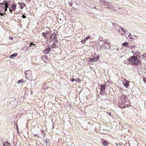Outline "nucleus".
<instances>
[{
	"mask_svg": "<svg viewBox=\"0 0 146 146\" xmlns=\"http://www.w3.org/2000/svg\"><path fill=\"white\" fill-rule=\"evenodd\" d=\"M128 60L131 62V65L135 66L139 64L140 62L139 59L137 57L134 56L130 57L129 59Z\"/></svg>",
	"mask_w": 146,
	"mask_h": 146,
	"instance_id": "f257e3e1",
	"label": "nucleus"
},
{
	"mask_svg": "<svg viewBox=\"0 0 146 146\" xmlns=\"http://www.w3.org/2000/svg\"><path fill=\"white\" fill-rule=\"evenodd\" d=\"M117 29H118L119 34L121 36H123L125 34L126 31L124 29L119 25H117Z\"/></svg>",
	"mask_w": 146,
	"mask_h": 146,
	"instance_id": "f03ea898",
	"label": "nucleus"
},
{
	"mask_svg": "<svg viewBox=\"0 0 146 146\" xmlns=\"http://www.w3.org/2000/svg\"><path fill=\"white\" fill-rule=\"evenodd\" d=\"M60 45V42L57 39L53 40V44L51 45L52 47L54 48L55 47H58Z\"/></svg>",
	"mask_w": 146,
	"mask_h": 146,
	"instance_id": "7ed1b4c3",
	"label": "nucleus"
},
{
	"mask_svg": "<svg viewBox=\"0 0 146 146\" xmlns=\"http://www.w3.org/2000/svg\"><path fill=\"white\" fill-rule=\"evenodd\" d=\"M126 97L124 94H121L120 97V99L121 101V103L123 104H124L126 102Z\"/></svg>",
	"mask_w": 146,
	"mask_h": 146,
	"instance_id": "20e7f679",
	"label": "nucleus"
},
{
	"mask_svg": "<svg viewBox=\"0 0 146 146\" xmlns=\"http://www.w3.org/2000/svg\"><path fill=\"white\" fill-rule=\"evenodd\" d=\"M26 77L27 79H29V78L31 77L32 76L31 73V72L30 70H27L25 72Z\"/></svg>",
	"mask_w": 146,
	"mask_h": 146,
	"instance_id": "39448f33",
	"label": "nucleus"
},
{
	"mask_svg": "<svg viewBox=\"0 0 146 146\" xmlns=\"http://www.w3.org/2000/svg\"><path fill=\"white\" fill-rule=\"evenodd\" d=\"M57 38V35L55 33L52 34L50 36V40L51 41L55 40Z\"/></svg>",
	"mask_w": 146,
	"mask_h": 146,
	"instance_id": "423d86ee",
	"label": "nucleus"
},
{
	"mask_svg": "<svg viewBox=\"0 0 146 146\" xmlns=\"http://www.w3.org/2000/svg\"><path fill=\"white\" fill-rule=\"evenodd\" d=\"M3 2H5L4 4H3V3H2L1 4V5H3V4L4 5L3 6V9L4 10V12H5L7 10V9L8 7V4H7V2L5 1H3Z\"/></svg>",
	"mask_w": 146,
	"mask_h": 146,
	"instance_id": "0eeeda50",
	"label": "nucleus"
},
{
	"mask_svg": "<svg viewBox=\"0 0 146 146\" xmlns=\"http://www.w3.org/2000/svg\"><path fill=\"white\" fill-rule=\"evenodd\" d=\"M90 38V36L89 35L88 36L84 38L80 42L82 44H84Z\"/></svg>",
	"mask_w": 146,
	"mask_h": 146,
	"instance_id": "6e6552de",
	"label": "nucleus"
},
{
	"mask_svg": "<svg viewBox=\"0 0 146 146\" xmlns=\"http://www.w3.org/2000/svg\"><path fill=\"white\" fill-rule=\"evenodd\" d=\"M102 144L104 146H107L108 145V142L103 139H101V141Z\"/></svg>",
	"mask_w": 146,
	"mask_h": 146,
	"instance_id": "1a4fd4ad",
	"label": "nucleus"
},
{
	"mask_svg": "<svg viewBox=\"0 0 146 146\" xmlns=\"http://www.w3.org/2000/svg\"><path fill=\"white\" fill-rule=\"evenodd\" d=\"M50 48L49 47L46 48L43 51V52L45 54H48L49 52Z\"/></svg>",
	"mask_w": 146,
	"mask_h": 146,
	"instance_id": "9d476101",
	"label": "nucleus"
},
{
	"mask_svg": "<svg viewBox=\"0 0 146 146\" xmlns=\"http://www.w3.org/2000/svg\"><path fill=\"white\" fill-rule=\"evenodd\" d=\"M129 82L128 81H125L123 82V84L126 88L129 86Z\"/></svg>",
	"mask_w": 146,
	"mask_h": 146,
	"instance_id": "9b49d317",
	"label": "nucleus"
},
{
	"mask_svg": "<svg viewBox=\"0 0 146 146\" xmlns=\"http://www.w3.org/2000/svg\"><path fill=\"white\" fill-rule=\"evenodd\" d=\"M18 4L20 5L21 9H23V7L26 6L25 4L24 3L18 2Z\"/></svg>",
	"mask_w": 146,
	"mask_h": 146,
	"instance_id": "f8f14e48",
	"label": "nucleus"
},
{
	"mask_svg": "<svg viewBox=\"0 0 146 146\" xmlns=\"http://www.w3.org/2000/svg\"><path fill=\"white\" fill-rule=\"evenodd\" d=\"M16 7V5L15 4H13L11 5V9L13 11H15V10Z\"/></svg>",
	"mask_w": 146,
	"mask_h": 146,
	"instance_id": "ddd939ff",
	"label": "nucleus"
},
{
	"mask_svg": "<svg viewBox=\"0 0 146 146\" xmlns=\"http://www.w3.org/2000/svg\"><path fill=\"white\" fill-rule=\"evenodd\" d=\"M122 45L123 46H125V47L129 48L128 45V43L127 42H125L123 43Z\"/></svg>",
	"mask_w": 146,
	"mask_h": 146,
	"instance_id": "4468645a",
	"label": "nucleus"
},
{
	"mask_svg": "<svg viewBox=\"0 0 146 146\" xmlns=\"http://www.w3.org/2000/svg\"><path fill=\"white\" fill-rule=\"evenodd\" d=\"M46 146H50V142L49 139H47L46 140Z\"/></svg>",
	"mask_w": 146,
	"mask_h": 146,
	"instance_id": "2eb2a0df",
	"label": "nucleus"
},
{
	"mask_svg": "<svg viewBox=\"0 0 146 146\" xmlns=\"http://www.w3.org/2000/svg\"><path fill=\"white\" fill-rule=\"evenodd\" d=\"M17 55V53H15L9 56L10 58H12L13 57H16Z\"/></svg>",
	"mask_w": 146,
	"mask_h": 146,
	"instance_id": "dca6fc26",
	"label": "nucleus"
},
{
	"mask_svg": "<svg viewBox=\"0 0 146 146\" xmlns=\"http://www.w3.org/2000/svg\"><path fill=\"white\" fill-rule=\"evenodd\" d=\"M100 86H101L100 90H105L106 87V86L104 85H102L101 84H100Z\"/></svg>",
	"mask_w": 146,
	"mask_h": 146,
	"instance_id": "f3484780",
	"label": "nucleus"
},
{
	"mask_svg": "<svg viewBox=\"0 0 146 146\" xmlns=\"http://www.w3.org/2000/svg\"><path fill=\"white\" fill-rule=\"evenodd\" d=\"M103 42L104 43H103V44H104V46L106 45L107 46L108 45V46H109L110 45V43L109 42H106V41H104Z\"/></svg>",
	"mask_w": 146,
	"mask_h": 146,
	"instance_id": "a211bd4d",
	"label": "nucleus"
},
{
	"mask_svg": "<svg viewBox=\"0 0 146 146\" xmlns=\"http://www.w3.org/2000/svg\"><path fill=\"white\" fill-rule=\"evenodd\" d=\"M104 90H100V94L102 95H104L105 94L106 92Z\"/></svg>",
	"mask_w": 146,
	"mask_h": 146,
	"instance_id": "6ab92c4d",
	"label": "nucleus"
},
{
	"mask_svg": "<svg viewBox=\"0 0 146 146\" xmlns=\"http://www.w3.org/2000/svg\"><path fill=\"white\" fill-rule=\"evenodd\" d=\"M3 146H9V143L7 142H5L3 143Z\"/></svg>",
	"mask_w": 146,
	"mask_h": 146,
	"instance_id": "aec40b11",
	"label": "nucleus"
},
{
	"mask_svg": "<svg viewBox=\"0 0 146 146\" xmlns=\"http://www.w3.org/2000/svg\"><path fill=\"white\" fill-rule=\"evenodd\" d=\"M93 58H94V60L95 62H96L97 60L99 58V56H94Z\"/></svg>",
	"mask_w": 146,
	"mask_h": 146,
	"instance_id": "412c9836",
	"label": "nucleus"
},
{
	"mask_svg": "<svg viewBox=\"0 0 146 146\" xmlns=\"http://www.w3.org/2000/svg\"><path fill=\"white\" fill-rule=\"evenodd\" d=\"M42 35L45 38H46V37L47 36V34L46 33H43L42 34Z\"/></svg>",
	"mask_w": 146,
	"mask_h": 146,
	"instance_id": "4be33fe9",
	"label": "nucleus"
},
{
	"mask_svg": "<svg viewBox=\"0 0 146 146\" xmlns=\"http://www.w3.org/2000/svg\"><path fill=\"white\" fill-rule=\"evenodd\" d=\"M130 105L129 104L128 105H125V106H123V107H121V108H125V107H126V106H127V107H128L129 106H130Z\"/></svg>",
	"mask_w": 146,
	"mask_h": 146,
	"instance_id": "5701e85b",
	"label": "nucleus"
},
{
	"mask_svg": "<svg viewBox=\"0 0 146 146\" xmlns=\"http://www.w3.org/2000/svg\"><path fill=\"white\" fill-rule=\"evenodd\" d=\"M103 1V2L104 3V4L106 5H108V4H107L106 3V1L105 0H102L101 1Z\"/></svg>",
	"mask_w": 146,
	"mask_h": 146,
	"instance_id": "b1692460",
	"label": "nucleus"
},
{
	"mask_svg": "<svg viewBox=\"0 0 146 146\" xmlns=\"http://www.w3.org/2000/svg\"><path fill=\"white\" fill-rule=\"evenodd\" d=\"M132 36L131 35V34H129L128 35V37L129 38H132Z\"/></svg>",
	"mask_w": 146,
	"mask_h": 146,
	"instance_id": "393cba45",
	"label": "nucleus"
},
{
	"mask_svg": "<svg viewBox=\"0 0 146 146\" xmlns=\"http://www.w3.org/2000/svg\"><path fill=\"white\" fill-rule=\"evenodd\" d=\"M70 80L72 82H73L75 80L74 79V78H70ZM75 81H77V82L78 81H77L76 80H75Z\"/></svg>",
	"mask_w": 146,
	"mask_h": 146,
	"instance_id": "a878e982",
	"label": "nucleus"
},
{
	"mask_svg": "<svg viewBox=\"0 0 146 146\" xmlns=\"http://www.w3.org/2000/svg\"><path fill=\"white\" fill-rule=\"evenodd\" d=\"M143 80L145 83H146V78H145V77L143 78Z\"/></svg>",
	"mask_w": 146,
	"mask_h": 146,
	"instance_id": "bb28decb",
	"label": "nucleus"
},
{
	"mask_svg": "<svg viewBox=\"0 0 146 146\" xmlns=\"http://www.w3.org/2000/svg\"><path fill=\"white\" fill-rule=\"evenodd\" d=\"M94 58H91L90 60L92 61V62H94Z\"/></svg>",
	"mask_w": 146,
	"mask_h": 146,
	"instance_id": "cd10ccee",
	"label": "nucleus"
},
{
	"mask_svg": "<svg viewBox=\"0 0 146 146\" xmlns=\"http://www.w3.org/2000/svg\"><path fill=\"white\" fill-rule=\"evenodd\" d=\"M21 80H20L18 81L17 82V83L19 84L21 83Z\"/></svg>",
	"mask_w": 146,
	"mask_h": 146,
	"instance_id": "c85d7f7f",
	"label": "nucleus"
},
{
	"mask_svg": "<svg viewBox=\"0 0 146 146\" xmlns=\"http://www.w3.org/2000/svg\"><path fill=\"white\" fill-rule=\"evenodd\" d=\"M1 11L3 13L4 12V10L3 9V8L1 9Z\"/></svg>",
	"mask_w": 146,
	"mask_h": 146,
	"instance_id": "c756f323",
	"label": "nucleus"
},
{
	"mask_svg": "<svg viewBox=\"0 0 146 146\" xmlns=\"http://www.w3.org/2000/svg\"><path fill=\"white\" fill-rule=\"evenodd\" d=\"M30 44V45H29V46H31V45H34V46L35 45V44H33V42H32Z\"/></svg>",
	"mask_w": 146,
	"mask_h": 146,
	"instance_id": "7c9ffc66",
	"label": "nucleus"
},
{
	"mask_svg": "<svg viewBox=\"0 0 146 146\" xmlns=\"http://www.w3.org/2000/svg\"><path fill=\"white\" fill-rule=\"evenodd\" d=\"M22 17H23V18H26V16H25V15H23L22 16Z\"/></svg>",
	"mask_w": 146,
	"mask_h": 146,
	"instance_id": "2f4dec72",
	"label": "nucleus"
},
{
	"mask_svg": "<svg viewBox=\"0 0 146 146\" xmlns=\"http://www.w3.org/2000/svg\"><path fill=\"white\" fill-rule=\"evenodd\" d=\"M9 11L10 12V13H11L12 12V9H10V7L9 8Z\"/></svg>",
	"mask_w": 146,
	"mask_h": 146,
	"instance_id": "473e14b6",
	"label": "nucleus"
},
{
	"mask_svg": "<svg viewBox=\"0 0 146 146\" xmlns=\"http://www.w3.org/2000/svg\"><path fill=\"white\" fill-rule=\"evenodd\" d=\"M0 15L1 16H3L4 15V14L2 13H0Z\"/></svg>",
	"mask_w": 146,
	"mask_h": 146,
	"instance_id": "72a5a7b5",
	"label": "nucleus"
},
{
	"mask_svg": "<svg viewBox=\"0 0 146 146\" xmlns=\"http://www.w3.org/2000/svg\"><path fill=\"white\" fill-rule=\"evenodd\" d=\"M142 58H145V57L143 55H142Z\"/></svg>",
	"mask_w": 146,
	"mask_h": 146,
	"instance_id": "f704fd0d",
	"label": "nucleus"
},
{
	"mask_svg": "<svg viewBox=\"0 0 146 146\" xmlns=\"http://www.w3.org/2000/svg\"><path fill=\"white\" fill-rule=\"evenodd\" d=\"M132 53H133L134 54H136V52H134L133 51L132 52Z\"/></svg>",
	"mask_w": 146,
	"mask_h": 146,
	"instance_id": "c9c22d12",
	"label": "nucleus"
},
{
	"mask_svg": "<svg viewBox=\"0 0 146 146\" xmlns=\"http://www.w3.org/2000/svg\"><path fill=\"white\" fill-rule=\"evenodd\" d=\"M42 135L43 137H44L45 135V134H42Z\"/></svg>",
	"mask_w": 146,
	"mask_h": 146,
	"instance_id": "e433bc0d",
	"label": "nucleus"
},
{
	"mask_svg": "<svg viewBox=\"0 0 146 146\" xmlns=\"http://www.w3.org/2000/svg\"><path fill=\"white\" fill-rule=\"evenodd\" d=\"M37 137H39V138H40V135H38V136H37Z\"/></svg>",
	"mask_w": 146,
	"mask_h": 146,
	"instance_id": "4c0bfd02",
	"label": "nucleus"
},
{
	"mask_svg": "<svg viewBox=\"0 0 146 146\" xmlns=\"http://www.w3.org/2000/svg\"><path fill=\"white\" fill-rule=\"evenodd\" d=\"M17 131H18V127L17 125Z\"/></svg>",
	"mask_w": 146,
	"mask_h": 146,
	"instance_id": "58836bf2",
	"label": "nucleus"
},
{
	"mask_svg": "<svg viewBox=\"0 0 146 146\" xmlns=\"http://www.w3.org/2000/svg\"><path fill=\"white\" fill-rule=\"evenodd\" d=\"M38 135V134H34V135L35 136L37 135Z\"/></svg>",
	"mask_w": 146,
	"mask_h": 146,
	"instance_id": "ea45409f",
	"label": "nucleus"
},
{
	"mask_svg": "<svg viewBox=\"0 0 146 146\" xmlns=\"http://www.w3.org/2000/svg\"><path fill=\"white\" fill-rule=\"evenodd\" d=\"M11 39L12 40L13 39V38L12 37H11Z\"/></svg>",
	"mask_w": 146,
	"mask_h": 146,
	"instance_id": "a19ab883",
	"label": "nucleus"
},
{
	"mask_svg": "<svg viewBox=\"0 0 146 146\" xmlns=\"http://www.w3.org/2000/svg\"><path fill=\"white\" fill-rule=\"evenodd\" d=\"M110 113H110L109 114V115H110V116L111 115Z\"/></svg>",
	"mask_w": 146,
	"mask_h": 146,
	"instance_id": "79ce46f5",
	"label": "nucleus"
},
{
	"mask_svg": "<svg viewBox=\"0 0 146 146\" xmlns=\"http://www.w3.org/2000/svg\"><path fill=\"white\" fill-rule=\"evenodd\" d=\"M120 8H119V9H120Z\"/></svg>",
	"mask_w": 146,
	"mask_h": 146,
	"instance_id": "37998d69",
	"label": "nucleus"
}]
</instances>
